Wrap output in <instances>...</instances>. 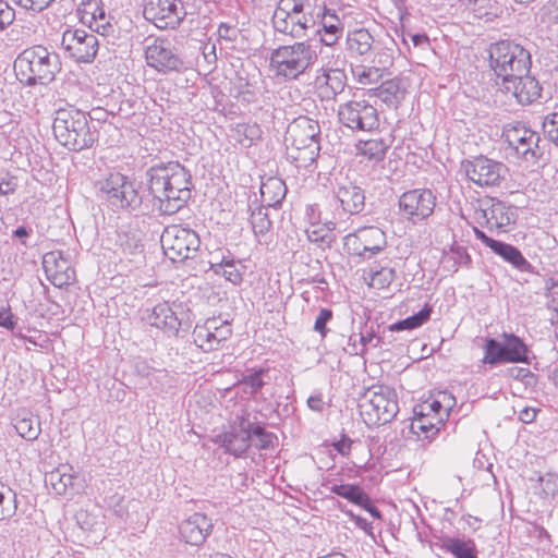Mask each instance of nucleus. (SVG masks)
I'll return each instance as SVG.
<instances>
[{
  "instance_id": "obj_33",
  "label": "nucleus",
  "mask_w": 558,
  "mask_h": 558,
  "mask_svg": "<svg viewBox=\"0 0 558 558\" xmlns=\"http://www.w3.org/2000/svg\"><path fill=\"white\" fill-rule=\"evenodd\" d=\"M284 181L277 177H269L260 184V197L264 206L277 208L287 194Z\"/></svg>"
},
{
  "instance_id": "obj_38",
  "label": "nucleus",
  "mask_w": 558,
  "mask_h": 558,
  "mask_svg": "<svg viewBox=\"0 0 558 558\" xmlns=\"http://www.w3.org/2000/svg\"><path fill=\"white\" fill-rule=\"evenodd\" d=\"M246 430H241L240 425L233 427L232 432L226 433L221 436V445L227 452L234 457H242L251 447V438L245 437Z\"/></svg>"
},
{
  "instance_id": "obj_30",
  "label": "nucleus",
  "mask_w": 558,
  "mask_h": 558,
  "mask_svg": "<svg viewBox=\"0 0 558 558\" xmlns=\"http://www.w3.org/2000/svg\"><path fill=\"white\" fill-rule=\"evenodd\" d=\"M145 234L138 228H129L118 233L117 245L124 255L142 257L144 253Z\"/></svg>"
},
{
  "instance_id": "obj_11",
  "label": "nucleus",
  "mask_w": 558,
  "mask_h": 558,
  "mask_svg": "<svg viewBox=\"0 0 558 558\" xmlns=\"http://www.w3.org/2000/svg\"><path fill=\"white\" fill-rule=\"evenodd\" d=\"M502 138L525 161H538L545 157L548 150L546 140L522 122L506 124L502 130Z\"/></svg>"
},
{
  "instance_id": "obj_36",
  "label": "nucleus",
  "mask_w": 558,
  "mask_h": 558,
  "mask_svg": "<svg viewBox=\"0 0 558 558\" xmlns=\"http://www.w3.org/2000/svg\"><path fill=\"white\" fill-rule=\"evenodd\" d=\"M441 548L454 558H478L474 539L446 536L441 539Z\"/></svg>"
},
{
  "instance_id": "obj_52",
  "label": "nucleus",
  "mask_w": 558,
  "mask_h": 558,
  "mask_svg": "<svg viewBox=\"0 0 558 558\" xmlns=\"http://www.w3.org/2000/svg\"><path fill=\"white\" fill-rule=\"evenodd\" d=\"M0 519L10 518L16 511V494L3 484L0 485Z\"/></svg>"
},
{
  "instance_id": "obj_17",
  "label": "nucleus",
  "mask_w": 558,
  "mask_h": 558,
  "mask_svg": "<svg viewBox=\"0 0 558 558\" xmlns=\"http://www.w3.org/2000/svg\"><path fill=\"white\" fill-rule=\"evenodd\" d=\"M144 17L160 29L175 28L186 15L181 0H145Z\"/></svg>"
},
{
  "instance_id": "obj_44",
  "label": "nucleus",
  "mask_w": 558,
  "mask_h": 558,
  "mask_svg": "<svg viewBox=\"0 0 558 558\" xmlns=\"http://www.w3.org/2000/svg\"><path fill=\"white\" fill-rule=\"evenodd\" d=\"M14 428L22 438L28 441L36 440L41 432L39 420L33 415H17L14 418Z\"/></svg>"
},
{
  "instance_id": "obj_1",
  "label": "nucleus",
  "mask_w": 558,
  "mask_h": 558,
  "mask_svg": "<svg viewBox=\"0 0 558 558\" xmlns=\"http://www.w3.org/2000/svg\"><path fill=\"white\" fill-rule=\"evenodd\" d=\"M145 187L161 215H173L192 196V174L178 161L159 162L145 171Z\"/></svg>"
},
{
  "instance_id": "obj_14",
  "label": "nucleus",
  "mask_w": 558,
  "mask_h": 558,
  "mask_svg": "<svg viewBox=\"0 0 558 558\" xmlns=\"http://www.w3.org/2000/svg\"><path fill=\"white\" fill-rule=\"evenodd\" d=\"M147 65L159 73L182 72L186 69L184 60L168 38H155L145 48Z\"/></svg>"
},
{
  "instance_id": "obj_6",
  "label": "nucleus",
  "mask_w": 558,
  "mask_h": 558,
  "mask_svg": "<svg viewBox=\"0 0 558 558\" xmlns=\"http://www.w3.org/2000/svg\"><path fill=\"white\" fill-rule=\"evenodd\" d=\"M318 122L306 116H300L289 123L284 143L298 151L291 155L296 167H307L316 160L320 150Z\"/></svg>"
},
{
  "instance_id": "obj_27",
  "label": "nucleus",
  "mask_w": 558,
  "mask_h": 558,
  "mask_svg": "<svg viewBox=\"0 0 558 558\" xmlns=\"http://www.w3.org/2000/svg\"><path fill=\"white\" fill-rule=\"evenodd\" d=\"M489 205L481 208L480 214L486 226L493 230L506 231V228L515 222V214L511 206L497 198H489Z\"/></svg>"
},
{
  "instance_id": "obj_9",
  "label": "nucleus",
  "mask_w": 558,
  "mask_h": 558,
  "mask_svg": "<svg viewBox=\"0 0 558 558\" xmlns=\"http://www.w3.org/2000/svg\"><path fill=\"white\" fill-rule=\"evenodd\" d=\"M143 319L150 325L162 330L169 337H178L179 332L189 331L193 323V314L189 305L184 302H160L150 311H146Z\"/></svg>"
},
{
  "instance_id": "obj_5",
  "label": "nucleus",
  "mask_w": 558,
  "mask_h": 558,
  "mask_svg": "<svg viewBox=\"0 0 558 558\" xmlns=\"http://www.w3.org/2000/svg\"><path fill=\"white\" fill-rule=\"evenodd\" d=\"M317 60V53L308 41H296L274 49L269 66L276 77L286 81L298 80Z\"/></svg>"
},
{
  "instance_id": "obj_8",
  "label": "nucleus",
  "mask_w": 558,
  "mask_h": 558,
  "mask_svg": "<svg viewBox=\"0 0 558 558\" xmlns=\"http://www.w3.org/2000/svg\"><path fill=\"white\" fill-rule=\"evenodd\" d=\"M489 65L497 77L505 82L517 73H530L531 53L523 46L512 40H499L489 46Z\"/></svg>"
},
{
  "instance_id": "obj_29",
  "label": "nucleus",
  "mask_w": 558,
  "mask_h": 558,
  "mask_svg": "<svg viewBox=\"0 0 558 558\" xmlns=\"http://www.w3.org/2000/svg\"><path fill=\"white\" fill-rule=\"evenodd\" d=\"M240 429L246 430L245 437L251 438V446L259 450L272 447L274 440L277 439L275 434L267 432L259 422H251L243 416L240 417Z\"/></svg>"
},
{
  "instance_id": "obj_43",
  "label": "nucleus",
  "mask_w": 558,
  "mask_h": 558,
  "mask_svg": "<svg viewBox=\"0 0 558 558\" xmlns=\"http://www.w3.org/2000/svg\"><path fill=\"white\" fill-rule=\"evenodd\" d=\"M267 375V368L260 367L258 369H254L239 380V386L242 388L243 393L250 397H255L266 385L265 376Z\"/></svg>"
},
{
  "instance_id": "obj_16",
  "label": "nucleus",
  "mask_w": 558,
  "mask_h": 558,
  "mask_svg": "<svg viewBox=\"0 0 558 558\" xmlns=\"http://www.w3.org/2000/svg\"><path fill=\"white\" fill-rule=\"evenodd\" d=\"M339 122L352 131H372L379 125L377 109L366 100H351L339 106Z\"/></svg>"
},
{
  "instance_id": "obj_35",
  "label": "nucleus",
  "mask_w": 558,
  "mask_h": 558,
  "mask_svg": "<svg viewBox=\"0 0 558 558\" xmlns=\"http://www.w3.org/2000/svg\"><path fill=\"white\" fill-rule=\"evenodd\" d=\"M214 324H216V317L207 318L203 324H196L192 332L194 344L206 353L219 349Z\"/></svg>"
},
{
  "instance_id": "obj_13",
  "label": "nucleus",
  "mask_w": 558,
  "mask_h": 558,
  "mask_svg": "<svg viewBox=\"0 0 558 558\" xmlns=\"http://www.w3.org/2000/svg\"><path fill=\"white\" fill-rule=\"evenodd\" d=\"M349 255L362 259H371L387 246L386 233L376 226L362 227L343 239Z\"/></svg>"
},
{
  "instance_id": "obj_2",
  "label": "nucleus",
  "mask_w": 558,
  "mask_h": 558,
  "mask_svg": "<svg viewBox=\"0 0 558 558\" xmlns=\"http://www.w3.org/2000/svg\"><path fill=\"white\" fill-rule=\"evenodd\" d=\"M52 132L60 145L75 153L92 148L98 141V131L90 128L87 113L68 102L54 110Z\"/></svg>"
},
{
  "instance_id": "obj_22",
  "label": "nucleus",
  "mask_w": 558,
  "mask_h": 558,
  "mask_svg": "<svg viewBox=\"0 0 558 558\" xmlns=\"http://www.w3.org/2000/svg\"><path fill=\"white\" fill-rule=\"evenodd\" d=\"M500 88L506 93H511L519 104L531 105L541 97L542 86L538 81L527 74L517 73L513 77L506 78L505 82L498 83Z\"/></svg>"
},
{
  "instance_id": "obj_23",
  "label": "nucleus",
  "mask_w": 558,
  "mask_h": 558,
  "mask_svg": "<svg viewBox=\"0 0 558 558\" xmlns=\"http://www.w3.org/2000/svg\"><path fill=\"white\" fill-rule=\"evenodd\" d=\"M318 28L315 34L319 36L323 45L332 47L342 37L344 25L335 11L327 9L325 5L315 4V26Z\"/></svg>"
},
{
  "instance_id": "obj_28",
  "label": "nucleus",
  "mask_w": 558,
  "mask_h": 558,
  "mask_svg": "<svg viewBox=\"0 0 558 558\" xmlns=\"http://www.w3.org/2000/svg\"><path fill=\"white\" fill-rule=\"evenodd\" d=\"M210 269L234 286L242 283L246 272L244 262L235 258L230 252L223 254L219 262H210Z\"/></svg>"
},
{
  "instance_id": "obj_49",
  "label": "nucleus",
  "mask_w": 558,
  "mask_h": 558,
  "mask_svg": "<svg viewBox=\"0 0 558 558\" xmlns=\"http://www.w3.org/2000/svg\"><path fill=\"white\" fill-rule=\"evenodd\" d=\"M354 80L361 85L377 84L384 75L378 69L371 65L357 64L351 68Z\"/></svg>"
},
{
  "instance_id": "obj_12",
  "label": "nucleus",
  "mask_w": 558,
  "mask_h": 558,
  "mask_svg": "<svg viewBox=\"0 0 558 558\" xmlns=\"http://www.w3.org/2000/svg\"><path fill=\"white\" fill-rule=\"evenodd\" d=\"M160 243L165 255L175 263L194 258L199 248L201 239L191 228L171 225L165 228Z\"/></svg>"
},
{
  "instance_id": "obj_19",
  "label": "nucleus",
  "mask_w": 558,
  "mask_h": 558,
  "mask_svg": "<svg viewBox=\"0 0 558 558\" xmlns=\"http://www.w3.org/2000/svg\"><path fill=\"white\" fill-rule=\"evenodd\" d=\"M61 46L75 61L90 63L97 54L99 43L93 33L76 28L63 33Z\"/></svg>"
},
{
  "instance_id": "obj_64",
  "label": "nucleus",
  "mask_w": 558,
  "mask_h": 558,
  "mask_svg": "<svg viewBox=\"0 0 558 558\" xmlns=\"http://www.w3.org/2000/svg\"><path fill=\"white\" fill-rule=\"evenodd\" d=\"M17 318L11 312V307L9 305L0 307V327H3L8 330H14L16 326Z\"/></svg>"
},
{
  "instance_id": "obj_26",
  "label": "nucleus",
  "mask_w": 558,
  "mask_h": 558,
  "mask_svg": "<svg viewBox=\"0 0 558 558\" xmlns=\"http://www.w3.org/2000/svg\"><path fill=\"white\" fill-rule=\"evenodd\" d=\"M107 15L101 0H85L82 2V21L88 23L89 28L102 36L114 32V25Z\"/></svg>"
},
{
  "instance_id": "obj_39",
  "label": "nucleus",
  "mask_w": 558,
  "mask_h": 558,
  "mask_svg": "<svg viewBox=\"0 0 558 558\" xmlns=\"http://www.w3.org/2000/svg\"><path fill=\"white\" fill-rule=\"evenodd\" d=\"M440 425H444L440 416L414 415L411 422V430L418 437L433 439L439 433Z\"/></svg>"
},
{
  "instance_id": "obj_58",
  "label": "nucleus",
  "mask_w": 558,
  "mask_h": 558,
  "mask_svg": "<svg viewBox=\"0 0 558 558\" xmlns=\"http://www.w3.org/2000/svg\"><path fill=\"white\" fill-rule=\"evenodd\" d=\"M333 313L330 308L323 307L315 319L314 330L317 331L323 338L328 332L327 324L332 319Z\"/></svg>"
},
{
  "instance_id": "obj_63",
  "label": "nucleus",
  "mask_w": 558,
  "mask_h": 558,
  "mask_svg": "<svg viewBox=\"0 0 558 558\" xmlns=\"http://www.w3.org/2000/svg\"><path fill=\"white\" fill-rule=\"evenodd\" d=\"M19 186L16 177L10 175L9 173L0 174V194L9 195L13 194Z\"/></svg>"
},
{
  "instance_id": "obj_4",
  "label": "nucleus",
  "mask_w": 558,
  "mask_h": 558,
  "mask_svg": "<svg viewBox=\"0 0 558 558\" xmlns=\"http://www.w3.org/2000/svg\"><path fill=\"white\" fill-rule=\"evenodd\" d=\"M14 69L20 75V81L27 86L46 85L54 80L56 73L60 70L59 56L37 45L25 49L16 58Z\"/></svg>"
},
{
  "instance_id": "obj_40",
  "label": "nucleus",
  "mask_w": 558,
  "mask_h": 558,
  "mask_svg": "<svg viewBox=\"0 0 558 558\" xmlns=\"http://www.w3.org/2000/svg\"><path fill=\"white\" fill-rule=\"evenodd\" d=\"M376 96L389 107L398 108L404 98V89L398 80H388L375 88Z\"/></svg>"
},
{
  "instance_id": "obj_53",
  "label": "nucleus",
  "mask_w": 558,
  "mask_h": 558,
  "mask_svg": "<svg viewBox=\"0 0 558 558\" xmlns=\"http://www.w3.org/2000/svg\"><path fill=\"white\" fill-rule=\"evenodd\" d=\"M311 1L312 0H279L272 14L271 23L275 24L283 19L286 20L289 14H292L296 9L302 10L303 5Z\"/></svg>"
},
{
  "instance_id": "obj_32",
  "label": "nucleus",
  "mask_w": 558,
  "mask_h": 558,
  "mask_svg": "<svg viewBox=\"0 0 558 558\" xmlns=\"http://www.w3.org/2000/svg\"><path fill=\"white\" fill-rule=\"evenodd\" d=\"M493 252L519 271L535 274L534 266L523 256L517 246L498 241L497 245L493 248Z\"/></svg>"
},
{
  "instance_id": "obj_61",
  "label": "nucleus",
  "mask_w": 558,
  "mask_h": 558,
  "mask_svg": "<svg viewBox=\"0 0 558 558\" xmlns=\"http://www.w3.org/2000/svg\"><path fill=\"white\" fill-rule=\"evenodd\" d=\"M15 20V10L3 0H0V32L10 26Z\"/></svg>"
},
{
  "instance_id": "obj_37",
  "label": "nucleus",
  "mask_w": 558,
  "mask_h": 558,
  "mask_svg": "<svg viewBox=\"0 0 558 558\" xmlns=\"http://www.w3.org/2000/svg\"><path fill=\"white\" fill-rule=\"evenodd\" d=\"M345 41L347 49L352 56H364L375 47L373 36L365 28L348 32Z\"/></svg>"
},
{
  "instance_id": "obj_48",
  "label": "nucleus",
  "mask_w": 558,
  "mask_h": 558,
  "mask_svg": "<svg viewBox=\"0 0 558 558\" xmlns=\"http://www.w3.org/2000/svg\"><path fill=\"white\" fill-rule=\"evenodd\" d=\"M357 147L361 155L371 160L379 161L385 158L389 145L383 138L378 137L360 142Z\"/></svg>"
},
{
  "instance_id": "obj_15",
  "label": "nucleus",
  "mask_w": 558,
  "mask_h": 558,
  "mask_svg": "<svg viewBox=\"0 0 558 558\" xmlns=\"http://www.w3.org/2000/svg\"><path fill=\"white\" fill-rule=\"evenodd\" d=\"M462 168L468 179L481 187L499 186L508 173L505 163L485 156L462 162Z\"/></svg>"
},
{
  "instance_id": "obj_3",
  "label": "nucleus",
  "mask_w": 558,
  "mask_h": 558,
  "mask_svg": "<svg viewBox=\"0 0 558 558\" xmlns=\"http://www.w3.org/2000/svg\"><path fill=\"white\" fill-rule=\"evenodd\" d=\"M98 196L112 208L129 213H144L140 185L128 175L111 171L95 182Z\"/></svg>"
},
{
  "instance_id": "obj_51",
  "label": "nucleus",
  "mask_w": 558,
  "mask_h": 558,
  "mask_svg": "<svg viewBox=\"0 0 558 558\" xmlns=\"http://www.w3.org/2000/svg\"><path fill=\"white\" fill-rule=\"evenodd\" d=\"M266 207L264 205L257 206L255 209H252L251 213V225L255 235H264L271 228V221L266 213Z\"/></svg>"
},
{
  "instance_id": "obj_55",
  "label": "nucleus",
  "mask_w": 558,
  "mask_h": 558,
  "mask_svg": "<svg viewBox=\"0 0 558 558\" xmlns=\"http://www.w3.org/2000/svg\"><path fill=\"white\" fill-rule=\"evenodd\" d=\"M442 399H433L427 400L423 402V409L429 408L434 415L442 417V421L445 417L449 415V409L451 408L454 398L451 395H448L446 392L440 395Z\"/></svg>"
},
{
  "instance_id": "obj_54",
  "label": "nucleus",
  "mask_w": 558,
  "mask_h": 558,
  "mask_svg": "<svg viewBox=\"0 0 558 558\" xmlns=\"http://www.w3.org/2000/svg\"><path fill=\"white\" fill-rule=\"evenodd\" d=\"M375 54L372 59V65L379 70L385 75L390 66L393 64V51L390 48L375 45Z\"/></svg>"
},
{
  "instance_id": "obj_10",
  "label": "nucleus",
  "mask_w": 558,
  "mask_h": 558,
  "mask_svg": "<svg viewBox=\"0 0 558 558\" xmlns=\"http://www.w3.org/2000/svg\"><path fill=\"white\" fill-rule=\"evenodd\" d=\"M483 364L492 366L501 364L530 363V349L522 338L504 331L499 338L487 337L483 345Z\"/></svg>"
},
{
  "instance_id": "obj_59",
  "label": "nucleus",
  "mask_w": 558,
  "mask_h": 558,
  "mask_svg": "<svg viewBox=\"0 0 558 558\" xmlns=\"http://www.w3.org/2000/svg\"><path fill=\"white\" fill-rule=\"evenodd\" d=\"M214 327L216 328L215 337L217 344L218 348H220L221 344L232 336L231 324L228 320L222 322L219 318H216V324H214Z\"/></svg>"
},
{
  "instance_id": "obj_42",
  "label": "nucleus",
  "mask_w": 558,
  "mask_h": 558,
  "mask_svg": "<svg viewBox=\"0 0 558 558\" xmlns=\"http://www.w3.org/2000/svg\"><path fill=\"white\" fill-rule=\"evenodd\" d=\"M325 90L328 98H335L340 95L347 86V73L342 69H327L324 73Z\"/></svg>"
},
{
  "instance_id": "obj_46",
  "label": "nucleus",
  "mask_w": 558,
  "mask_h": 558,
  "mask_svg": "<svg viewBox=\"0 0 558 558\" xmlns=\"http://www.w3.org/2000/svg\"><path fill=\"white\" fill-rule=\"evenodd\" d=\"M233 131L235 140L244 147H251L263 134L257 123H239Z\"/></svg>"
},
{
  "instance_id": "obj_24",
  "label": "nucleus",
  "mask_w": 558,
  "mask_h": 558,
  "mask_svg": "<svg viewBox=\"0 0 558 558\" xmlns=\"http://www.w3.org/2000/svg\"><path fill=\"white\" fill-rule=\"evenodd\" d=\"M332 194L344 214L357 215L365 207V191L347 179L336 182Z\"/></svg>"
},
{
  "instance_id": "obj_47",
  "label": "nucleus",
  "mask_w": 558,
  "mask_h": 558,
  "mask_svg": "<svg viewBox=\"0 0 558 558\" xmlns=\"http://www.w3.org/2000/svg\"><path fill=\"white\" fill-rule=\"evenodd\" d=\"M329 492L356 506L366 501V493L357 484H333L329 487Z\"/></svg>"
},
{
  "instance_id": "obj_57",
  "label": "nucleus",
  "mask_w": 558,
  "mask_h": 558,
  "mask_svg": "<svg viewBox=\"0 0 558 558\" xmlns=\"http://www.w3.org/2000/svg\"><path fill=\"white\" fill-rule=\"evenodd\" d=\"M507 374L509 377L521 381L525 388H534L537 384V376L525 367L512 366L508 368Z\"/></svg>"
},
{
  "instance_id": "obj_45",
  "label": "nucleus",
  "mask_w": 558,
  "mask_h": 558,
  "mask_svg": "<svg viewBox=\"0 0 558 558\" xmlns=\"http://www.w3.org/2000/svg\"><path fill=\"white\" fill-rule=\"evenodd\" d=\"M472 12L475 19L492 22L498 17L502 10L496 0H471Z\"/></svg>"
},
{
  "instance_id": "obj_18",
  "label": "nucleus",
  "mask_w": 558,
  "mask_h": 558,
  "mask_svg": "<svg viewBox=\"0 0 558 558\" xmlns=\"http://www.w3.org/2000/svg\"><path fill=\"white\" fill-rule=\"evenodd\" d=\"M436 196L429 189H414L399 197V210L413 223L428 218L435 209Z\"/></svg>"
},
{
  "instance_id": "obj_60",
  "label": "nucleus",
  "mask_w": 558,
  "mask_h": 558,
  "mask_svg": "<svg viewBox=\"0 0 558 558\" xmlns=\"http://www.w3.org/2000/svg\"><path fill=\"white\" fill-rule=\"evenodd\" d=\"M545 290L546 298L548 299V307L556 312L558 308V277L547 280Z\"/></svg>"
},
{
  "instance_id": "obj_25",
  "label": "nucleus",
  "mask_w": 558,
  "mask_h": 558,
  "mask_svg": "<svg viewBox=\"0 0 558 558\" xmlns=\"http://www.w3.org/2000/svg\"><path fill=\"white\" fill-rule=\"evenodd\" d=\"M213 527L214 524L210 518L204 513L196 512L180 524L179 532L185 543L192 546H199L213 532Z\"/></svg>"
},
{
  "instance_id": "obj_34",
  "label": "nucleus",
  "mask_w": 558,
  "mask_h": 558,
  "mask_svg": "<svg viewBox=\"0 0 558 558\" xmlns=\"http://www.w3.org/2000/svg\"><path fill=\"white\" fill-rule=\"evenodd\" d=\"M390 259L375 262L364 270L369 277V286L376 289L388 288L397 277L396 269L389 266Z\"/></svg>"
},
{
  "instance_id": "obj_31",
  "label": "nucleus",
  "mask_w": 558,
  "mask_h": 558,
  "mask_svg": "<svg viewBox=\"0 0 558 558\" xmlns=\"http://www.w3.org/2000/svg\"><path fill=\"white\" fill-rule=\"evenodd\" d=\"M76 478L77 476L72 473V466L63 464L47 473L45 483L57 495H65L69 490H74V481Z\"/></svg>"
},
{
  "instance_id": "obj_56",
  "label": "nucleus",
  "mask_w": 558,
  "mask_h": 558,
  "mask_svg": "<svg viewBox=\"0 0 558 558\" xmlns=\"http://www.w3.org/2000/svg\"><path fill=\"white\" fill-rule=\"evenodd\" d=\"M542 128L546 142H551L558 147V112L545 116Z\"/></svg>"
},
{
  "instance_id": "obj_50",
  "label": "nucleus",
  "mask_w": 558,
  "mask_h": 558,
  "mask_svg": "<svg viewBox=\"0 0 558 558\" xmlns=\"http://www.w3.org/2000/svg\"><path fill=\"white\" fill-rule=\"evenodd\" d=\"M470 263L471 257L462 246L452 248L450 253L446 254L442 258L444 267L452 272L458 271L460 266L469 265Z\"/></svg>"
},
{
  "instance_id": "obj_21",
  "label": "nucleus",
  "mask_w": 558,
  "mask_h": 558,
  "mask_svg": "<svg viewBox=\"0 0 558 558\" xmlns=\"http://www.w3.org/2000/svg\"><path fill=\"white\" fill-rule=\"evenodd\" d=\"M43 267L48 280L57 288L68 287L75 280V270L62 251L46 253Z\"/></svg>"
},
{
  "instance_id": "obj_7",
  "label": "nucleus",
  "mask_w": 558,
  "mask_h": 558,
  "mask_svg": "<svg viewBox=\"0 0 558 558\" xmlns=\"http://www.w3.org/2000/svg\"><path fill=\"white\" fill-rule=\"evenodd\" d=\"M359 409L367 426L385 425L399 412L397 392L389 386H372L360 397Z\"/></svg>"
},
{
  "instance_id": "obj_62",
  "label": "nucleus",
  "mask_w": 558,
  "mask_h": 558,
  "mask_svg": "<svg viewBox=\"0 0 558 558\" xmlns=\"http://www.w3.org/2000/svg\"><path fill=\"white\" fill-rule=\"evenodd\" d=\"M239 33L240 31L236 25L226 22L220 23L217 29L219 38L226 41H235L238 39Z\"/></svg>"
},
{
  "instance_id": "obj_41",
  "label": "nucleus",
  "mask_w": 558,
  "mask_h": 558,
  "mask_svg": "<svg viewBox=\"0 0 558 558\" xmlns=\"http://www.w3.org/2000/svg\"><path fill=\"white\" fill-rule=\"evenodd\" d=\"M432 312V306L425 304L417 313L391 324L388 329L392 332L416 329L429 320Z\"/></svg>"
},
{
  "instance_id": "obj_20",
  "label": "nucleus",
  "mask_w": 558,
  "mask_h": 558,
  "mask_svg": "<svg viewBox=\"0 0 558 558\" xmlns=\"http://www.w3.org/2000/svg\"><path fill=\"white\" fill-rule=\"evenodd\" d=\"M278 33L289 35L292 38L300 39L306 36L308 29L315 27V3L306 2L303 9H296L292 14L282 21L272 24Z\"/></svg>"
}]
</instances>
